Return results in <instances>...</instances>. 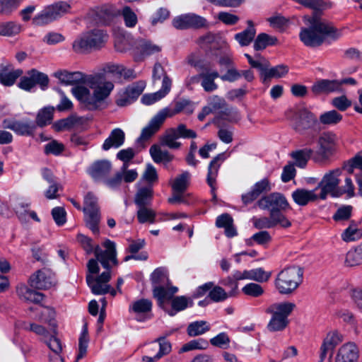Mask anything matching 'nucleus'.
<instances>
[{
  "mask_svg": "<svg viewBox=\"0 0 362 362\" xmlns=\"http://www.w3.org/2000/svg\"><path fill=\"white\" fill-rule=\"evenodd\" d=\"M103 246L105 250L99 247H96V258L90 259L87 264L86 282L95 295H103L109 292L111 288L108 284L111 279L110 263L112 262L114 265L118 264L115 243L107 240L103 243Z\"/></svg>",
  "mask_w": 362,
  "mask_h": 362,
  "instance_id": "nucleus-1",
  "label": "nucleus"
},
{
  "mask_svg": "<svg viewBox=\"0 0 362 362\" xmlns=\"http://www.w3.org/2000/svg\"><path fill=\"white\" fill-rule=\"evenodd\" d=\"M305 7L313 10L312 17L305 16L307 28L301 29L299 34L300 40L308 47H317L327 39L332 40L339 39L341 35V30L335 28L332 23L319 18L318 13L329 8L331 5L325 1H302Z\"/></svg>",
  "mask_w": 362,
  "mask_h": 362,
  "instance_id": "nucleus-2",
  "label": "nucleus"
},
{
  "mask_svg": "<svg viewBox=\"0 0 362 362\" xmlns=\"http://www.w3.org/2000/svg\"><path fill=\"white\" fill-rule=\"evenodd\" d=\"M86 82L93 90L92 93L88 88L83 86L73 88L71 92L77 100L87 108L97 109L108 98L114 89V84L112 82L107 81L101 74L90 76Z\"/></svg>",
  "mask_w": 362,
  "mask_h": 362,
  "instance_id": "nucleus-3",
  "label": "nucleus"
},
{
  "mask_svg": "<svg viewBox=\"0 0 362 362\" xmlns=\"http://www.w3.org/2000/svg\"><path fill=\"white\" fill-rule=\"evenodd\" d=\"M185 110H186L188 114L193 112L190 101L186 99H182L177 101L173 110L165 107L160 110L151 119L148 124L142 129L141 136L138 139V141L148 139L160 129L167 117H171Z\"/></svg>",
  "mask_w": 362,
  "mask_h": 362,
  "instance_id": "nucleus-4",
  "label": "nucleus"
},
{
  "mask_svg": "<svg viewBox=\"0 0 362 362\" xmlns=\"http://www.w3.org/2000/svg\"><path fill=\"white\" fill-rule=\"evenodd\" d=\"M303 271L298 266L288 267L276 276L274 285L279 293L289 295L296 291L303 281Z\"/></svg>",
  "mask_w": 362,
  "mask_h": 362,
  "instance_id": "nucleus-5",
  "label": "nucleus"
},
{
  "mask_svg": "<svg viewBox=\"0 0 362 362\" xmlns=\"http://www.w3.org/2000/svg\"><path fill=\"white\" fill-rule=\"evenodd\" d=\"M187 61L190 66L194 67L197 71H201L202 76L201 85L206 92H213L218 88V85L214 80L219 78V74L216 70H211L209 63L194 53L187 57Z\"/></svg>",
  "mask_w": 362,
  "mask_h": 362,
  "instance_id": "nucleus-6",
  "label": "nucleus"
},
{
  "mask_svg": "<svg viewBox=\"0 0 362 362\" xmlns=\"http://www.w3.org/2000/svg\"><path fill=\"white\" fill-rule=\"evenodd\" d=\"M120 13L122 14L125 25L127 27L132 28L137 23V16L135 13L129 8L124 7L122 12L117 9H113L110 8H97L96 9H92L88 13V16L93 18L95 22H104L108 23L114 17L119 16Z\"/></svg>",
  "mask_w": 362,
  "mask_h": 362,
  "instance_id": "nucleus-7",
  "label": "nucleus"
},
{
  "mask_svg": "<svg viewBox=\"0 0 362 362\" xmlns=\"http://www.w3.org/2000/svg\"><path fill=\"white\" fill-rule=\"evenodd\" d=\"M107 35L101 30L95 29L81 35L73 43V49L76 52H85L90 49L102 47L107 41Z\"/></svg>",
  "mask_w": 362,
  "mask_h": 362,
  "instance_id": "nucleus-8",
  "label": "nucleus"
},
{
  "mask_svg": "<svg viewBox=\"0 0 362 362\" xmlns=\"http://www.w3.org/2000/svg\"><path fill=\"white\" fill-rule=\"evenodd\" d=\"M256 205L261 209L269 211L270 214H284L283 212L291 209L286 197L278 192L263 196L257 202Z\"/></svg>",
  "mask_w": 362,
  "mask_h": 362,
  "instance_id": "nucleus-9",
  "label": "nucleus"
},
{
  "mask_svg": "<svg viewBox=\"0 0 362 362\" xmlns=\"http://www.w3.org/2000/svg\"><path fill=\"white\" fill-rule=\"evenodd\" d=\"M342 173L340 168L327 172L322 177L321 181L317 185V189L320 188L321 192L319 195L321 199H325L327 194H330L334 197H339L342 194L339 185L340 183L339 177Z\"/></svg>",
  "mask_w": 362,
  "mask_h": 362,
  "instance_id": "nucleus-10",
  "label": "nucleus"
},
{
  "mask_svg": "<svg viewBox=\"0 0 362 362\" xmlns=\"http://www.w3.org/2000/svg\"><path fill=\"white\" fill-rule=\"evenodd\" d=\"M83 211L86 226L90 228L93 233H98V224L100 221V215L98 206V199L93 194L89 192L85 197Z\"/></svg>",
  "mask_w": 362,
  "mask_h": 362,
  "instance_id": "nucleus-11",
  "label": "nucleus"
},
{
  "mask_svg": "<svg viewBox=\"0 0 362 362\" xmlns=\"http://www.w3.org/2000/svg\"><path fill=\"white\" fill-rule=\"evenodd\" d=\"M337 141L338 137L332 132L321 134L317 139V151L313 160L317 163L327 160L334 154Z\"/></svg>",
  "mask_w": 362,
  "mask_h": 362,
  "instance_id": "nucleus-12",
  "label": "nucleus"
},
{
  "mask_svg": "<svg viewBox=\"0 0 362 362\" xmlns=\"http://www.w3.org/2000/svg\"><path fill=\"white\" fill-rule=\"evenodd\" d=\"M197 134L194 131L187 128L186 125L180 124L175 128L168 129L160 139L161 144L170 148L177 149L180 147L181 143L177 141L179 138H196Z\"/></svg>",
  "mask_w": 362,
  "mask_h": 362,
  "instance_id": "nucleus-13",
  "label": "nucleus"
},
{
  "mask_svg": "<svg viewBox=\"0 0 362 362\" xmlns=\"http://www.w3.org/2000/svg\"><path fill=\"white\" fill-rule=\"evenodd\" d=\"M288 117L293 129L300 133L308 129L317 122L315 116L304 108L291 110Z\"/></svg>",
  "mask_w": 362,
  "mask_h": 362,
  "instance_id": "nucleus-14",
  "label": "nucleus"
},
{
  "mask_svg": "<svg viewBox=\"0 0 362 362\" xmlns=\"http://www.w3.org/2000/svg\"><path fill=\"white\" fill-rule=\"evenodd\" d=\"M70 8L66 1H55L46 7L34 20L37 24H46L67 13Z\"/></svg>",
  "mask_w": 362,
  "mask_h": 362,
  "instance_id": "nucleus-15",
  "label": "nucleus"
},
{
  "mask_svg": "<svg viewBox=\"0 0 362 362\" xmlns=\"http://www.w3.org/2000/svg\"><path fill=\"white\" fill-rule=\"evenodd\" d=\"M252 223L257 229H267L277 226L288 228L291 226V221L284 214H270L269 216L253 217Z\"/></svg>",
  "mask_w": 362,
  "mask_h": 362,
  "instance_id": "nucleus-16",
  "label": "nucleus"
},
{
  "mask_svg": "<svg viewBox=\"0 0 362 362\" xmlns=\"http://www.w3.org/2000/svg\"><path fill=\"white\" fill-rule=\"evenodd\" d=\"M48 83L49 78L47 74L36 69H32L26 76L21 77L18 86L21 89L30 91L36 85H39L42 90H45Z\"/></svg>",
  "mask_w": 362,
  "mask_h": 362,
  "instance_id": "nucleus-17",
  "label": "nucleus"
},
{
  "mask_svg": "<svg viewBox=\"0 0 362 362\" xmlns=\"http://www.w3.org/2000/svg\"><path fill=\"white\" fill-rule=\"evenodd\" d=\"M30 285L37 289H48L56 284L54 274L47 269L38 270L29 279Z\"/></svg>",
  "mask_w": 362,
  "mask_h": 362,
  "instance_id": "nucleus-18",
  "label": "nucleus"
},
{
  "mask_svg": "<svg viewBox=\"0 0 362 362\" xmlns=\"http://www.w3.org/2000/svg\"><path fill=\"white\" fill-rule=\"evenodd\" d=\"M3 127L13 131L19 135H32L35 129V125L30 121H20L14 119H5Z\"/></svg>",
  "mask_w": 362,
  "mask_h": 362,
  "instance_id": "nucleus-19",
  "label": "nucleus"
},
{
  "mask_svg": "<svg viewBox=\"0 0 362 362\" xmlns=\"http://www.w3.org/2000/svg\"><path fill=\"white\" fill-rule=\"evenodd\" d=\"M359 350L353 342H348L341 346L337 353L335 362H357Z\"/></svg>",
  "mask_w": 362,
  "mask_h": 362,
  "instance_id": "nucleus-20",
  "label": "nucleus"
},
{
  "mask_svg": "<svg viewBox=\"0 0 362 362\" xmlns=\"http://www.w3.org/2000/svg\"><path fill=\"white\" fill-rule=\"evenodd\" d=\"M161 47L150 41L138 39L135 41L134 58L136 61H141L145 57L158 53Z\"/></svg>",
  "mask_w": 362,
  "mask_h": 362,
  "instance_id": "nucleus-21",
  "label": "nucleus"
},
{
  "mask_svg": "<svg viewBox=\"0 0 362 362\" xmlns=\"http://www.w3.org/2000/svg\"><path fill=\"white\" fill-rule=\"evenodd\" d=\"M224 159H225L224 154L220 153L213 158V160L210 162L209 167H208V173H207L206 181H207L208 185L211 187L212 199L214 201H216L217 199L216 194L215 192L216 179L218 175V170L221 166V164L224 160Z\"/></svg>",
  "mask_w": 362,
  "mask_h": 362,
  "instance_id": "nucleus-22",
  "label": "nucleus"
},
{
  "mask_svg": "<svg viewBox=\"0 0 362 362\" xmlns=\"http://www.w3.org/2000/svg\"><path fill=\"white\" fill-rule=\"evenodd\" d=\"M22 74L21 69H14L8 62L0 64V83L5 86H13Z\"/></svg>",
  "mask_w": 362,
  "mask_h": 362,
  "instance_id": "nucleus-23",
  "label": "nucleus"
},
{
  "mask_svg": "<svg viewBox=\"0 0 362 362\" xmlns=\"http://www.w3.org/2000/svg\"><path fill=\"white\" fill-rule=\"evenodd\" d=\"M343 336L337 331H332L327 334L320 348V359L322 361L328 354L332 355L335 346L341 342Z\"/></svg>",
  "mask_w": 362,
  "mask_h": 362,
  "instance_id": "nucleus-24",
  "label": "nucleus"
},
{
  "mask_svg": "<svg viewBox=\"0 0 362 362\" xmlns=\"http://www.w3.org/2000/svg\"><path fill=\"white\" fill-rule=\"evenodd\" d=\"M157 342H158L159 351L153 356H143V362H156L163 356L168 354L171 351V344L169 341H166L165 338H158L155 341L151 343L149 346L151 351H155L158 348Z\"/></svg>",
  "mask_w": 362,
  "mask_h": 362,
  "instance_id": "nucleus-25",
  "label": "nucleus"
},
{
  "mask_svg": "<svg viewBox=\"0 0 362 362\" xmlns=\"http://www.w3.org/2000/svg\"><path fill=\"white\" fill-rule=\"evenodd\" d=\"M171 86V79L168 76H165L164 78H163L161 88L156 93L144 95L141 98L142 103L149 105L158 101L170 92Z\"/></svg>",
  "mask_w": 362,
  "mask_h": 362,
  "instance_id": "nucleus-26",
  "label": "nucleus"
},
{
  "mask_svg": "<svg viewBox=\"0 0 362 362\" xmlns=\"http://www.w3.org/2000/svg\"><path fill=\"white\" fill-rule=\"evenodd\" d=\"M112 170V164L109 160H98L93 163L89 173L95 181H104Z\"/></svg>",
  "mask_w": 362,
  "mask_h": 362,
  "instance_id": "nucleus-27",
  "label": "nucleus"
},
{
  "mask_svg": "<svg viewBox=\"0 0 362 362\" xmlns=\"http://www.w3.org/2000/svg\"><path fill=\"white\" fill-rule=\"evenodd\" d=\"M295 304L288 301L275 303L272 304L267 309V313L284 320L288 317L295 308Z\"/></svg>",
  "mask_w": 362,
  "mask_h": 362,
  "instance_id": "nucleus-28",
  "label": "nucleus"
},
{
  "mask_svg": "<svg viewBox=\"0 0 362 362\" xmlns=\"http://www.w3.org/2000/svg\"><path fill=\"white\" fill-rule=\"evenodd\" d=\"M317 187L313 190L300 188L294 190L291 194L293 202L298 206H305L310 202L317 200L320 197L315 193Z\"/></svg>",
  "mask_w": 362,
  "mask_h": 362,
  "instance_id": "nucleus-29",
  "label": "nucleus"
},
{
  "mask_svg": "<svg viewBox=\"0 0 362 362\" xmlns=\"http://www.w3.org/2000/svg\"><path fill=\"white\" fill-rule=\"evenodd\" d=\"M197 42L202 47L208 45L213 48H225L228 47L226 40L219 33H208L201 36Z\"/></svg>",
  "mask_w": 362,
  "mask_h": 362,
  "instance_id": "nucleus-30",
  "label": "nucleus"
},
{
  "mask_svg": "<svg viewBox=\"0 0 362 362\" xmlns=\"http://www.w3.org/2000/svg\"><path fill=\"white\" fill-rule=\"evenodd\" d=\"M312 91L315 94L341 92L338 80L320 79L312 86Z\"/></svg>",
  "mask_w": 362,
  "mask_h": 362,
  "instance_id": "nucleus-31",
  "label": "nucleus"
},
{
  "mask_svg": "<svg viewBox=\"0 0 362 362\" xmlns=\"http://www.w3.org/2000/svg\"><path fill=\"white\" fill-rule=\"evenodd\" d=\"M16 293L20 299L30 303H40L44 296L42 293L29 288L25 284H19L16 287Z\"/></svg>",
  "mask_w": 362,
  "mask_h": 362,
  "instance_id": "nucleus-32",
  "label": "nucleus"
},
{
  "mask_svg": "<svg viewBox=\"0 0 362 362\" xmlns=\"http://www.w3.org/2000/svg\"><path fill=\"white\" fill-rule=\"evenodd\" d=\"M125 139L124 131L119 128L114 129L103 144V149L107 151L111 148H117L123 145Z\"/></svg>",
  "mask_w": 362,
  "mask_h": 362,
  "instance_id": "nucleus-33",
  "label": "nucleus"
},
{
  "mask_svg": "<svg viewBox=\"0 0 362 362\" xmlns=\"http://www.w3.org/2000/svg\"><path fill=\"white\" fill-rule=\"evenodd\" d=\"M278 42V39L275 36L262 33L254 40L253 48L255 51L264 50L269 46L277 45Z\"/></svg>",
  "mask_w": 362,
  "mask_h": 362,
  "instance_id": "nucleus-34",
  "label": "nucleus"
},
{
  "mask_svg": "<svg viewBox=\"0 0 362 362\" xmlns=\"http://www.w3.org/2000/svg\"><path fill=\"white\" fill-rule=\"evenodd\" d=\"M313 154V150L310 148L292 151L290 153L291 157L294 160V165L303 168L311 156Z\"/></svg>",
  "mask_w": 362,
  "mask_h": 362,
  "instance_id": "nucleus-35",
  "label": "nucleus"
},
{
  "mask_svg": "<svg viewBox=\"0 0 362 362\" xmlns=\"http://www.w3.org/2000/svg\"><path fill=\"white\" fill-rule=\"evenodd\" d=\"M153 190L151 186L139 187L135 194L134 202L138 206H148L153 199Z\"/></svg>",
  "mask_w": 362,
  "mask_h": 362,
  "instance_id": "nucleus-36",
  "label": "nucleus"
},
{
  "mask_svg": "<svg viewBox=\"0 0 362 362\" xmlns=\"http://www.w3.org/2000/svg\"><path fill=\"white\" fill-rule=\"evenodd\" d=\"M54 76L64 85H74L79 83L83 79L81 73L78 71H58L54 74Z\"/></svg>",
  "mask_w": 362,
  "mask_h": 362,
  "instance_id": "nucleus-37",
  "label": "nucleus"
},
{
  "mask_svg": "<svg viewBox=\"0 0 362 362\" xmlns=\"http://www.w3.org/2000/svg\"><path fill=\"white\" fill-rule=\"evenodd\" d=\"M36 310L39 313L36 316V319L48 323L51 327V330L54 333L57 325L54 321L55 313L54 310L48 307L42 306L37 307Z\"/></svg>",
  "mask_w": 362,
  "mask_h": 362,
  "instance_id": "nucleus-38",
  "label": "nucleus"
},
{
  "mask_svg": "<svg viewBox=\"0 0 362 362\" xmlns=\"http://www.w3.org/2000/svg\"><path fill=\"white\" fill-rule=\"evenodd\" d=\"M362 238V228L354 222H351L349 227L341 233V239L344 242L356 241Z\"/></svg>",
  "mask_w": 362,
  "mask_h": 362,
  "instance_id": "nucleus-39",
  "label": "nucleus"
},
{
  "mask_svg": "<svg viewBox=\"0 0 362 362\" xmlns=\"http://www.w3.org/2000/svg\"><path fill=\"white\" fill-rule=\"evenodd\" d=\"M272 187L273 185L267 177L257 182L253 185L252 189L250 192V200L257 198L262 193L270 192Z\"/></svg>",
  "mask_w": 362,
  "mask_h": 362,
  "instance_id": "nucleus-40",
  "label": "nucleus"
},
{
  "mask_svg": "<svg viewBox=\"0 0 362 362\" xmlns=\"http://www.w3.org/2000/svg\"><path fill=\"white\" fill-rule=\"evenodd\" d=\"M21 30V25L14 21L0 23V36L13 37L18 35Z\"/></svg>",
  "mask_w": 362,
  "mask_h": 362,
  "instance_id": "nucleus-41",
  "label": "nucleus"
},
{
  "mask_svg": "<svg viewBox=\"0 0 362 362\" xmlns=\"http://www.w3.org/2000/svg\"><path fill=\"white\" fill-rule=\"evenodd\" d=\"M177 290V288L175 286H171L170 288L155 286L153 288V296L157 298L159 304L162 305L165 300L170 299Z\"/></svg>",
  "mask_w": 362,
  "mask_h": 362,
  "instance_id": "nucleus-42",
  "label": "nucleus"
},
{
  "mask_svg": "<svg viewBox=\"0 0 362 362\" xmlns=\"http://www.w3.org/2000/svg\"><path fill=\"white\" fill-rule=\"evenodd\" d=\"M172 310L168 311L170 316H174L177 312L184 310L188 306L192 305V301L185 296H177L171 302Z\"/></svg>",
  "mask_w": 362,
  "mask_h": 362,
  "instance_id": "nucleus-43",
  "label": "nucleus"
},
{
  "mask_svg": "<svg viewBox=\"0 0 362 362\" xmlns=\"http://www.w3.org/2000/svg\"><path fill=\"white\" fill-rule=\"evenodd\" d=\"M135 41L129 35H117L115 39V46L117 51L120 52H127L134 48L135 52Z\"/></svg>",
  "mask_w": 362,
  "mask_h": 362,
  "instance_id": "nucleus-44",
  "label": "nucleus"
},
{
  "mask_svg": "<svg viewBox=\"0 0 362 362\" xmlns=\"http://www.w3.org/2000/svg\"><path fill=\"white\" fill-rule=\"evenodd\" d=\"M269 66V61L259 53L250 57V68L257 69L262 77H264L267 68Z\"/></svg>",
  "mask_w": 362,
  "mask_h": 362,
  "instance_id": "nucleus-45",
  "label": "nucleus"
},
{
  "mask_svg": "<svg viewBox=\"0 0 362 362\" xmlns=\"http://www.w3.org/2000/svg\"><path fill=\"white\" fill-rule=\"evenodd\" d=\"M342 119V115L337 110H332L320 115V122L324 125L334 126L339 123Z\"/></svg>",
  "mask_w": 362,
  "mask_h": 362,
  "instance_id": "nucleus-46",
  "label": "nucleus"
},
{
  "mask_svg": "<svg viewBox=\"0 0 362 362\" xmlns=\"http://www.w3.org/2000/svg\"><path fill=\"white\" fill-rule=\"evenodd\" d=\"M54 107H46L41 109L36 117V124L42 127L50 124L53 119Z\"/></svg>",
  "mask_w": 362,
  "mask_h": 362,
  "instance_id": "nucleus-47",
  "label": "nucleus"
},
{
  "mask_svg": "<svg viewBox=\"0 0 362 362\" xmlns=\"http://www.w3.org/2000/svg\"><path fill=\"white\" fill-rule=\"evenodd\" d=\"M210 326L206 321H196L190 323L187 327V334L190 337H196L208 332Z\"/></svg>",
  "mask_w": 362,
  "mask_h": 362,
  "instance_id": "nucleus-48",
  "label": "nucleus"
},
{
  "mask_svg": "<svg viewBox=\"0 0 362 362\" xmlns=\"http://www.w3.org/2000/svg\"><path fill=\"white\" fill-rule=\"evenodd\" d=\"M150 154L156 163L165 162L168 163L173 160V156H171L167 151H163L157 146L153 145L150 148Z\"/></svg>",
  "mask_w": 362,
  "mask_h": 362,
  "instance_id": "nucleus-49",
  "label": "nucleus"
},
{
  "mask_svg": "<svg viewBox=\"0 0 362 362\" xmlns=\"http://www.w3.org/2000/svg\"><path fill=\"white\" fill-rule=\"evenodd\" d=\"M152 303L148 299H140L133 302L129 308V310L137 315L146 314L151 310Z\"/></svg>",
  "mask_w": 362,
  "mask_h": 362,
  "instance_id": "nucleus-50",
  "label": "nucleus"
},
{
  "mask_svg": "<svg viewBox=\"0 0 362 362\" xmlns=\"http://www.w3.org/2000/svg\"><path fill=\"white\" fill-rule=\"evenodd\" d=\"M191 175L189 172L185 171L178 175L172 185L173 190L177 192H183L189 185Z\"/></svg>",
  "mask_w": 362,
  "mask_h": 362,
  "instance_id": "nucleus-51",
  "label": "nucleus"
},
{
  "mask_svg": "<svg viewBox=\"0 0 362 362\" xmlns=\"http://www.w3.org/2000/svg\"><path fill=\"white\" fill-rule=\"evenodd\" d=\"M362 264V247H358L349 250L345 259V264L347 267H355Z\"/></svg>",
  "mask_w": 362,
  "mask_h": 362,
  "instance_id": "nucleus-52",
  "label": "nucleus"
},
{
  "mask_svg": "<svg viewBox=\"0 0 362 362\" xmlns=\"http://www.w3.org/2000/svg\"><path fill=\"white\" fill-rule=\"evenodd\" d=\"M151 280L155 286H164L168 284V277L166 270L163 268H157L153 271L151 276Z\"/></svg>",
  "mask_w": 362,
  "mask_h": 362,
  "instance_id": "nucleus-53",
  "label": "nucleus"
},
{
  "mask_svg": "<svg viewBox=\"0 0 362 362\" xmlns=\"http://www.w3.org/2000/svg\"><path fill=\"white\" fill-rule=\"evenodd\" d=\"M288 67L284 64H279L277 66L267 68L265 74L264 76V79L275 78H280L285 76L288 73Z\"/></svg>",
  "mask_w": 362,
  "mask_h": 362,
  "instance_id": "nucleus-54",
  "label": "nucleus"
},
{
  "mask_svg": "<svg viewBox=\"0 0 362 362\" xmlns=\"http://www.w3.org/2000/svg\"><path fill=\"white\" fill-rule=\"evenodd\" d=\"M156 213L155 211L148 208L146 206H140L137 211V218L139 223H153L155 222Z\"/></svg>",
  "mask_w": 362,
  "mask_h": 362,
  "instance_id": "nucleus-55",
  "label": "nucleus"
},
{
  "mask_svg": "<svg viewBox=\"0 0 362 362\" xmlns=\"http://www.w3.org/2000/svg\"><path fill=\"white\" fill-rule=\"evenodd\" d=\"M289 320L278 317L274 315L271 316V319L267 325V329L270 332H280L284 330L288 325Z\"/></svg>",
  "mask_w": 362,
  "mask_h": 362,
  "instance_id": "nucleus-56",
  "label": "nucleus"
},
{
  "mask_svg": "<svg viewBox=\"0 0 362 362\" xmlns=\"http://www.w3.org/2000/svg\"><path fill=\"white\" fill-rule=\"evenodd\" d=\"M89 341L88 331L85 328L81 334L78 341V354L74 362H78L83 358L87 352L88 344Z\"/></svg>",
  "mask_w": 362,
  "mask_h": 362,
  "instance_id": "nucleus-57",
  "label": "nucleus"
},
{
  "mask_svg": "<svg viewBox=\"0 0 362 362\" xmlns=\"http://www.w3.org/2000/svg\"><path fill=\"white\" fill-rule=\"evenodd\" d=\"M207 106L214 112L228 110L225 100L218 95H212L208 99Z\"/></svg>",
  "mask_w": 362,
  "mask_h": 362,
  "instance_id": "nucleus-58",
  "label": "nucleus"
},
{
  "mask_svg": "<svg viewBox=\"0 0 362 362\" xmlns=\"http://www.w3.org/2000/svg\"><path fill=\"white\" fill-rule=\"evenodd\" d=\"M247 71H238L234 67H230L228 69L226 74L220 76L219 78L223 81L234 82L239 79L242 75L247 77Z\"/></svg>",
  "mask_w": 362,
  "mask_h": 362,
  "instance_id": "nucleus-59",
  "label": "nucleus"
},
{
  "mask_svg": "<svg viewBox=\"0 0 362 362\" xmlns=\"http://www.w3.org/2000/svg\"><path fill=\"white\" fill-rule=\"evenodd\" d=\"M208 341L203 339H194L184 344L181 349L182 352H186L195 349H206L208 347Z\"/></svg>",
  "mask_w": 362,
  "mask_h": 362,
  "instance_id": "nucleus-60",
  "label": "nucleus"
},
{
  "mask_svg": "<svg viewBox=\"0 0 362 362\" xmlns=\"http://www.w3.org/2000/svg\"><path fill=\"white\" fill-rule=\"evenodd\" d=\"M145 87L146 83L143 81H140L129 86L124 90L129 94L130 98L134 100L142 93Z\"/></svg>",
  "mask_w": 362,
  "mask_h": 362,
  "instance_id": "nucleus-61",
  "label": "nucleus"
},
{
  "mask_svg": "<svg viewBox=\"0 0 362 362\" xmlns=\"http://www.w3.org/2000/svg\"><path fill=\"white\" fill-rule=\"evenodd\" d=\"M189 28H206L209 24L206 18L193 13H189Z\"/></svg>",
  "mask_w": 362,
  "mask_h": 362,
  "instance_id": "nucleus-62",
  "label": "nucleus"
},
{
  "mask_svg": "<svg viewBox=\"0 0 362 362\" xmlns=\"http://www.w3.org/2000/svg\"><path fill=\"white\" fill-rule=\"evenodd\" d=\"M52 332H53L52 330ZM49 337L47 338L44 342L47 345L49 349L51 350L50 354H61L62 351V345L59 339H58L56 336V332Z\"/></svg>",
  "mask_w": 362,
  "mask_h": 362,
  "instance_id": "nucleus-63",
  "label": "nucleus"
},
{
  "mask_svg": "<svg viewBox=\"0 0 362 362\" xmlns=\"http://www.w3.org/2000/svg\"><path fill=\"white\" fill-rule=\"evenodd\" d=\"M353 207L350 205H345L339 207L334 215L333 219L336 221H347L351 216Z\"/></svg>",
  "mask_w": 362,
  "mask_h": 362,
  "instance_id": "nucleus-64",
  "label": "nucleus"
}]
</instances>
